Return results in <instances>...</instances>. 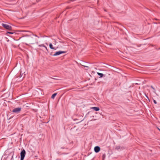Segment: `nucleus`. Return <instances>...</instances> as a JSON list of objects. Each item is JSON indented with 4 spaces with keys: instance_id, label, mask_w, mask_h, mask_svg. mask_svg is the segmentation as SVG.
<instances>
[{
    "instance_id": "obj_1",
    "label": "nucleus",
    "mask_w": 160,
    "mask_h": 160,
    "mask_svg": "<svg viewBox=\"0 0 160 160\" xmlns=\"http://www.w3.org/2000/svg\"><path fill=\"white\" fill-rule=\"evenodd\" d=\"M21 110V108H14L12 110V112L15 113H18L20 112Z\"/></svg>"
},
{
    "instance_id": "obj_2",
    "label": "nucleus",
    "mask_w": 160,
    "mask_h": 160,
    "mask_svg": "<svg viewBox=\"0 0 160 160\" xmlns=\"http://www.w3.org/2000/svg\"><path fill=\"white\" fill-rule=\"evenodd\" d=\"M2 25L6 29L9 30H11L12 29V27L8 24L4 23H2Z\"/></svg>"
},
{
    "instance_id": "obj_3",
    "label": "nucleus",
    "mask_w": 160,
    "mask_h": 160,
    "mask_svg": "<svg viewBox=\"0 0 160 160\" xmlns=\"http://www.w3.org/2000/svg\"><path fill=\"white\" fill-rule=\"evenodd\" d=\"M66 52L65 51H58L56 52L53 55V56H58L59 55L61 54L65 53Z\"/></svg>"
},
{
    "instance_id": "obj_4",
    "label": "nucleus",
    "mask_w": 160,
    "mask_h": 160,
    "mask_svg": "<svg viewBox=\"0 0 160 160\" xmlns=\"http://www.w3.org/2000/svg\"><path fill=\"white\" fill-rule=\"evenodd\" d=\"M26 154V152L24 149L22 150L20 153L21 157H25Z\"/></svg>"
},
{
    "instance_id": "obj_5",
    "label": "nucleus",
    "mask_w": 160,
    "mask_h": 160,
    "mask_svg": "<svg viewBox=\"0 0 160 160\" xmlns=\"http://www.w3.org/2000/svg\"><path fill=\"white\" fill-rule=\"evenodd\" d=\"M94 150L96 153H98L99 152L100 150V148L99 146H96L95 147Z\"/></svg>"
},
{
    "instance_id": "obj_6",
    "label": "nucleus",
    "mask_w": 160,
    "mask_h": 160,
    "mask_svg": "<svg viewBox=\"0 0 160 160\" xmlns=\"http://www.w3.org/2000/svg\"><path fill=\"white\" fill-rule=\"evenodd\" d=\"M91 108L97 111H98L100 110L99 108L98 107H93Z\"/></svg>"
},
{
    "instance_id": "obj_7",
    "label": "nucleus",
    "mask_w": 160,
    "mask_h": 160,
    "mask_svg": "<svg viewBox=\"0 0 160 160\" xmlns=\"http://www.w3.org/2000/svg\"><path fill=\"white\" fill-rule=\"evenodd\" d=\"M49 47H50V48L52 49H54V50H56V49L53 47V45H52V43H50L49 45Z\"/></svg>"
},
{
    "instance_id": "obj_8",
    "label": "nucleus",
    "mask_w": 160,
    "mask_h": 160,
    "mask_svg": "<svg viewBox=\"0 0 160 160\" xmlns=\"http://www.w3.org/2000/svg\"><path fill=\"white\" fill-rule=\"evenodd\" d=\"M97 74L98 75H99L100 76V78H102L103 76V74L102 73L97 72Z\"/></svg>"
},
{
    "instance_id": "obj_9",
    "label": "nucleus",
    "mask_w": 160,
    "mask_h": 160,
    "mask_svg": "<svg viewBox=\"0 0 160 160\" xmlns=\"http://www.w3.org/2000/svg\"><path fill=\"white\" fill-rule=\"evenodd\" d=\"M57 93H55L52 94V96L51 98L52 99H54L55 96L57 95Z\"/></svg>"
},
{
    "instance_id": "obj_10",
    "label": "nucleus",
    "mask_w": 160,
    "mask_h": 160,
    "mask_svg": "<svg viewBox=\"0 0 160 160\" xmlns=\"http://www.w3.org/2000/svg\"><path fill=\"white\" fill-rule=\"evenodd\" d=\"M37 42V39H35V40H34V41L33 42L31 43L30 44H34V42Z\"/></svg>"
},
{
    "instance_id": "obj_11",
    "label": "nucleus",
    "mask_w": 160,
    "mask_h": 160,
    "mask_svg": "<svg viewBox=\"0 0 160 160\" xmlns=\"http://www.w3.org/2000/svg\"><path fill=\"white\" fill-rule=\"evenodd\" d=\"M38 46L39 47H45V45L43 44H42L41 45H38Z\"/></svg>"
},
{
    "instance_id": "obj_12",
    "label": "nucleus",
    "mask_w": 160,
    "mask_h": 160,
    "mask_svg": "<svg viewBox=\"0 0 160 160\" xmlns=\"http://www.w3.org/2000/svg\"><path fill=\"white\" fill-rule=\"evenodd\" d=\"M153 101L155 104H156L157 103V102L156 101L153 99Z\"/></svg>"
},
{
    "instance_id": "obj_13",
    "label": "nucleus",
    "mask_w": 160,
    "mask_h": 160,
    "mask_svg": "<svg viewBox=\"0 0 160 160\" xmlns=\"http://www.w3.org/2000/svg\"><path fill=\"white\" fill-rule=\"evenodd\" d=\"M24 157H21L20 160H23Z\"/></svg>"
},
{
    "instance_id": "obj_14",
    "label": "nucleus",
    "mask_w": 160,
    "mask_h": 160,
    "mask_svg": "<svg viewBox=\"0 0 160 160\" xmlns=\"http://www.w3.org/2000/svg\"><path fill=\"white\" fill-rule=\"evenodd\" d=\"M7 32L10 34H13V32Z\"/></svg>"
},
{
    "instance_id": "obj_15",
    "label": "nucleus",
    "mask_w": 160,
    "mask_h": 160,
    "mask_svg": "<svg viewBox=\"0 0 160 160\" xmlns=\"http://www.w3.org/2000/svg\"><path fill=\"white\" fill-rule=\"evenodd\" d=\"M32 35H33V36H35L36 37H37L38 38H39V37H38V36L37 35H34V34H33Z\"/></svg>"
},
{
    "instance_id": "obj_16",
    "label": "nucleus",
    "mask_w": 160,
    "mask_h": 160,
    "mask_svg": "<svg viewBox=\"0 0 160 160\" xmlns=\"http://www.w3.org/2000/svg\"><path fill=\"white\" fill-rule=\"evenodd\" d=\"M120 148V147L119 146L117 147V149H119Z\"/></svg>"
},
{
    "instance_id": "obj_17",
    "label": "nucleus",
    "mask_w": 160,
    "mask_h": 160,
    "mask_svg": "<svg viewBox=\"0 0 160 160\" xmlns=\"http://www.w3.org/2000/svg\"><path fill=\"white\" fill-rule=\"evenodd\" d=\"M11 160H13V156H12L11 158Z\"/></svg>"
},
{
    "instance_id": "obj_18",
    "label": "nucleus",
    "mask_w": 160,
    "mask_h": 160,
    "mask_svg": "<svg viewBox=\"0 0 160 160\" xmlns=\"http://www.w3.org/2000/svg\"><path fill=\"white\" fill-rule=\"evenodd\" d=\"M44 47V48H46V49L47 50H48V49H47V47L46 46H45V47Z\"/></svg>"
},
{
    "instance_id": "obj_19",
    "label": "nucleus",
    "mask_w": 160,
    "mask_h": 160,
    "mask_svg": "<svg viewBox=\"0 0 160 160\" xmlns=\"http://www.w3.org/2000/svg\"><path fill=\"white\" fill-rule=\"evenodd\" d=\"M151 88H152V89H154V88L153 87V86H151Z\"/></svg>"
},
{
    "instance_id": "obj_20",
    "label": "nucleus",
    "mask_w": 160,
    "mask_h": 160,
    "mask_svg": "<svg viewBox=\"0 0 160 160\" xmlns=\"http://www.w3.org/2000/svg\"><path fill=\"white\" fill-rule=\"evenodd\" d=\"M158 130L160 131V129L159 128H158Z\"/></svg>"
},
{
    "instance_id": "obj_21",
    "label": "nucleus",
    "mask_w": 160,
    "mask_h": 160,
    "mask_svg": "<svg viewBox=\"0 0 160 160\" xmlns=\"http://www.w3.org/2000/svg\"><path fill=\"white\" fill-rule=\"evenodd\" d=\"M84 67H88L86 66H84Z\"/></svg>"
},
{
    "instance_id": "obj_22",
    "label": "nucleus",
    "mask_w": 160,
    "mask_h": 160,
    "mask_svg": "<svg viewBox=\"0 0 160 160\" xmlns=\"http://www.w3.org/2000/svg\"><path fill=\"white\" fill-rule=\"evenodd\" d=\"M146 97L148 98V97L147 96H146Z\"/></svg>"
},
{
    "instance_id": "obj_23",
    "label": "nucleus",
    "mask_w": 160,
    "mask_h": 160,
    "mask_svg": "<svg viewBox=\"0 0 160 160\" xmlns=\"http://www.w3.org/2000/svg\"><path fill=\"white\" fill-rule=\"evenodd\" d=\"M54 79H57L56 78H54Z\"/></svg>"
}]
</instances>
